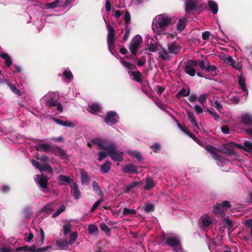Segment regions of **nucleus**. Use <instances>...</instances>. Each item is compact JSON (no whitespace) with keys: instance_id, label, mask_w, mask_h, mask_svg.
<instances>
[{"instance_id":"f257e3e1","label":"nucleus","mask_w":252,"mask_h":252,"mask_svg":"<svg viewBox=\"0 0 252 252\" xmlns=\"http://www.w3.org/2000/svg\"><path fill=\"white\" fill-rule=\"evenodd\" d=\"M171 23V18L164 14H160L154 19L152 28L155 33L159 34L161 32L165 31Z\"/></svg>"},{"instance_id":"f03ea898","label":"nucleus","mask_w":252,"mask_h":252,"mask_svg":"<svg viewBox=\"0 0 252 252\" xmlns=\"http://www.w3.org/2000/svg\"><path fill=\"white\" fill-rule=\"evenodd\" d=\"M195 142L201 147H203L208 153L211 154L213 156V158L215 160L220 161L221 162L223 161V158L218 154L217 148L216 147H214L212 145L205 144L200 141L198 139H197Z\"/></svg>"},{"instance_id":"7ed1b4c3","label":"nucleus","mask_w":252,"mask_h":252,"mask_svg":"<svg viewBox=\"0 0 252 252\" xmlns=\"http://www.w3.org/2000/svg\"><path fill=\"white\" fill-rule=\"evenodd\" d=\"M106 151L108 153V155L114 161L120 162L123 160V153L117 151L116 145L114 143H110L109 146Z\"/></svg>"},{"instance_id":"20e7f679","label":"nucleus","mask_w":252,"mask_h":252,"mask_svg":"<svg viewBox=\"0 0 252 252\" xmlns=\"http://www.w3.org/2000/svg\"><path fill=\"white\" fill-rule=\"evenodd\" d=\"M34 180L43 192L46 193L49 191L48 188V179L44 174L36 175Z\"/></svg>"},{"instance_id":"39448f33","label":"nucleus","mask_w":252,"mask_h":252,"mask_svg":"<svg viewBox=\"0 0 252 252\" xmlns=\"http://www.w3.org/2000/svg\"><path fill=\"white\" fill-rule=\"evenodd\" d=\"M165 243L172 247L176 252H182V245L180 239L177 237L169 236L166 240Z\"/></svg>"},{"instance_id":"423d86ee","label":"nucleus","mask_w":252,"mask_h":252,"mask_svg":"<svg viewBox=\"0 0 252 252\" xmlns=\"http://www.w3.org/2000/svg\"><path fill=\"white\" fill-rule=\"evenodd\" d=\"M107 29L108 34L107 36V41L109 49H113L115 46V30L113 27L110 25H107Z\"/></svg>"},{"instance_id":"0eeeda50","label":"nucleus","mask_w":252,"mask_h":252,"mask_svg":"<svg viewBox=\"0 0 252 252\" xmlns=\"http://www.w3.org/2000/svg\"><path fill=\"white\" fill-rule=\"evenodd\" d=\"M142 42V38L139 35L135 36L129 45V50L133 56H136L138 47Z\"/></svg>"},{"instance_id":"6e6552de","label":"nucleus","mask_w":252,"mask_h":252,"mask_svg":"<svg viewBox=\"0 0 252 252\" xmlns=\"http://www.w3.org/2000/svg\"><path fill=\"white\" fill-rule=\"evenodd\" d=\"M119 120V117L116 112L111 111L106 114L104 122L108 125H113L116 124Z\"/></svg>"},{"instance_id":"1a4fd4ad","label":"nucleus","mask_w":252,"mask_h":252,"mask_svg":"<svg viewBox=\"0 0 252 252\" xmlns=\"http://www.w3.org/2000/svg\"><path fill=\"white\" fill-rule=\"evenodd\" d=\"M196 66L195 62H193L192 60H189L186 63L185 71L190 76H194L196 74V70L194 68Z\"/></svg>"},{"instance_id":"9d476101","label":"nucleus","mask_w":252,"mask_h":252,"mask_svg":"<svg viewBox=\"0 0 252 252\" xmlns=\"http://www.w3.org/2000/svg\"><path fill=\"white\" fill-rule=\"evenodd\" d=\"M198 8V1L197 0H189L186 3L185 12L187 14H189L197 10Z\"/></svg>"},{"instance_id":"9b49d317","label":"nucleus","mask_w":252,"mask_h":252,"mask_svg":"<svg viewBox=\"0 0 252 252\" xmlns=\"http://www.w3.org/2000/svg\"><path fill=\"white\" fill-rule=\"evenodd\" d=\"M241 123L248 126H252V114L244 113L241 115Z\"/></svg>"},{"instance_id":"f8f14e48","label":"nucleus","mask_w":252,"mask_h":252,"mask_svg":"<svg viewBox=\"0 0 252 252\" xmlns=\"http://www.w3.org/2000/svg\"><path fill=\"white\" fill-rule=\"evenodd\" d=\"M123 171L124 173L133 174L137 173V167L133 164H126L123 168Z\"/></svg>"},{"instance_id":"ddd939ff","label":"nucleus","mask_w":252,"mask_h":252,"mask_svg":"<svg viewBox=\"0 0 252 252\" xmlns=\"http://www.w3.org/2000/svg\"><path fill=\"white\" fill-rule=\"evenodd\" d=\"M52 148L50 144L47 143H40L36 146V149L37 151L43 152L49 151L52 152Z\"/></svg>"},{"instance_id":"4468645a","label":"nucleus","mask_w":252,"mask_h":252,"mask_svg":"<svg viewBox=\"0 0 252 252\" xmlns=\"http://www.w3.org/2000/svg\"><path fill=\"white\" fill-rule=\"evenodd\" d=\"M128 73L130 76H133L132 79L136 82L141 83L143 82L142 76L141 72L139 71H128Z\"/></svg>"},{"instance_id":"2eb2a0df","label":"nucleus","mask_w":252,"mask_h":252,"mask_svg":"<svg viewBox=\"0 0 252 252\" xmlns=\"http://www.w3.org/2000/svg\"><path fill=\"white\" fill-rule=\"evenodd\" d=\"M71 193L73 195L75 199H78L81 196V192L78 189V185L76 183L72 184L71 189Z\"/></svg>"},{"instance_id":"dca6fc26","label":"nucleus","mask_w":252,"mask_h":252,"mask_svg":"<svg viewBox=\"0 0 252 252\" xmlns=\"http://www.w3.org/2000/svg\"><path fill=\"white\" fill-rule=\"evenodd\" d=\"M52 153L59 156L62 158H64L66 157V154L65 151L59 147H53L52 149Z\"/></svg>"},{"instance_id":"f3484780","label":"nucleus","mask_w":252,"mask_h":252,"mask_svg":"<svg viewBox=\"0 0 252 252\" xmlns=\"http://www.w3.org/2000/svg\"><path fill=\"white\" fill-rule=\"evenodd\" d=\"M167 47L169 53L173 54H177L181 49V48L174 43L168 44Z\"/></svg>"},{"instance_id":"a211bd4d","label":"nucleus","mask_w":252,"mask_h":252,"mask_svg":"<svg viewBox=\"0 0 252 252\" xmlns=\"http://www.w3.org/2000/svg\"><path fill=\"white\" fill-rule=\"evenodd\" d=\"M92 142L94 144L98 145L100 149L104 150L105 151L106 150L107 148H108V147H109V143H105L102 140L97 138L93 139L92 140Z\"/></svg>"},{"instance_id":"6ab92c4d","label":"nucleus","mask_w":252,"mask_h":252,"mask_svg":"<svg viewBox=\"0 0 252 252\" xmlns=\"http://www.w3.org/2000/svg\"><path fill=\"white\" fill-rule=\"evenodd\" d=\"M224 62L232 66L234 68L239 69V63L233 59L232 57L229 56L225 58Z\"/></svg>"},{"instance_id":"aec40b11","label":"nucleus","mask_w":252,"mask_h":252,"mask_svg":"<svg viewBox=\"0 0 252 252\" xmlns=\"http://www.w3.org/2000/svg\"><path fill=\"white\" fill-rule=\"evenodd\" d=\"M80 174L82 183L83 184H88L90 181V178L88 176V173L81 169H80Z\"/></svg>"},{"instance_id":"412c9836","label":"nucleus","mask_w":252,"mask_h":252,"mask_svg":"<svg viewBox=\"0 0 252 252\" xmlns=\"http://www.w3.org/2000/svg\"><path fill=\"white\" fill-rule=\"evenodd\" d=\"M100 107L97 103H93L91 105H89L88 110L92 114H95L100 111Z\"/></svg>"},{"instance_id":"4be33fe9","label":"nucleus","mask_w":252,"mask_h":252,"mask_svg":"<svg viewBox=\"0 0 252 252\" xmlns=\"http://www.w3.org/2000/svg\"><path fill=\"white\" fill-rule=\"evenodd\" d=\"M111 167V162L108 160L105 163L101 165L100 171L102 173H107L110 170Z\"/></svg>"},{"instance_id":"5701e85b","label":"nucleus","mask_w":252,"mask_h":252,"mask_svg":"<svg viewBox=\"0 0 252 252\" xmlns=\"http://www.w3.org/2000/svg\"><path fill=\"white\" fill-rule=\"evenodd\" d=\"M146 182V186L144 187L146 190L152 189L156 185L154 180L151 177H147Z\"/></svg>"},{"instance_id":"b1692460","label":"nucleus","mask_w":252,"mask_h":252,"mask_svg":"<svg viewBox=\"0 0 252 252\" xmlns=\"http://www.w3.org/2000/svg\"><path fill=\"white\" fill-rule=\"evenodd\" d=\"M238 83L242 90L246 93V95L248 94V91L246 87L245 79L241 75L238 76Z\"/></svg>"},{"instance_id":"393cba45","label":"nucleus","mask_w":252,"mask_h":252,"mask_svg":"<svg viewBox=\"0 0 252 252\" xmlns=\"http://www.w3.org/2000/svg\"><path fill=\"white\" fill-rule=\"evenodd\" d=\"M208 5L214 14H216L218 13V5L216 2L213 0H209L208 1Z\"/></svg>"},{"instance_id":"a878e982","label":"nucleus","mask_w":252,"mask_h":252,"mask_svg":"<svg viewBox=\"0 0 252 252\" xmlns=\"http://www.w3.org/2000/svg\"><path fill=\"white\" fill-rule=\"evenodd\" d=\"M0 57L5 60L4 62L7 66H10L12 63L11 57L6 53H2L0 54Z\"/></svg>"},{"instance_id":"bb28decb","label":"nucleus","mask_w":252,"mask_h":252,"mask_svg":"<svg viewBox=\"0 0 252 252\" xmlns=\"http://www.w3.org/2000/svg\"><path fill=\"white\" fill-rule=\"evenodd\" d=\"M187 24V20L186 19H180L177 24V29L180 32H182L186 27Z\"/></svg>"},{"instance_id":"cd10ccee","label":"nucleus","mask_w":252,"mask_h":252,"mask_svg":"<svg viewBox=\"0 0 252 252\" xmlns=\"http://www.w3.org/2000/svg\"><path fill=\"white\" fill-rule=\"evenodd\" d=\"M53 94H51L49 95L50 99L46 101V105L48 107L56 106L58 104V101L52 98Z\"/></svg>"},{"instance_id":"c85d7f7f","label":"nucleus","mask_w":252,"mask_h":252,"mask_svg":"<svg viewBox=\"0 0 252 252\" xmlns=\"http://www.w3.org/2000/svg\"><path fill=\"white\" fill-rule=\"evenodd\" d=\"M187 115H188V119L189 120L192 124H194L195 125V126L198 128L199 129V126L197 124L196 120H195V117H194V114H193V113L192 112H190L189 111H188L187 112Z\"/></svg>"},{"instance_id":"c756f323","label":"nucleus","mask_w":252,"mask_h":252,"mask_svg":"<svg viewBox=\"0 0 252 252\" xmlns=\"http://www.w3.org/2000/svg\"><path fill=\"white\" fill-rule=\"evenodd\" d=\"M121 63L123 65L128 69L134 70L137 69V67L134 64H132L128 61L123 60L121 61Z\"/></svg>"},{"instance_id":"7c9ffc66","label":"nucleus","mask_w":252,"mask_h":252,"mask_svg":"<svg viewBox=\"0 0 252 252\" xmlns=\"http://www.w3.org/2000/svg\"><path fill=\"white\" fill-rule=\"evenodd\" d=\"M62 3L61 0H56L52 2L48 3L46 6L48 8L54 9L58 7L61 6V4Z\"/></svg>"},{"instance_id":"2f4dec72","label":"nucleus","mask_w":252,"mask_h":252,"mask_svg":"<svg viewBox=\"0 0 252 252\" xmlns=\"http://www.w3.org/2000/svg\"><path fill=\"white\" fill-rule=\"evenodd\" d=\"M141 183V181H134L132 182L131 184H129L127 186L126 188L124 190V192L125 193H128L129 192L131 189H132L134 187H136L137 185L140 184Z\"/></svg>"},{"instance_id":"473e14b6","label":"nucleus","mask_w":252,"mask_h":252,"mask_svg":"<svg viewBox=\"0 0 252 252\" xmlns=\"http://www.w3.org/2000/svg\"><path fill=\"white\" fill-rule=\"evenodd\" d=\"M224 211L220 203H217L213 208V212L216 214H221Z\"/></svg>"},{"instance_id":"72a5a7b5","label":"nucleus","mask_w":252,"mask_h":252,"mask_svg":"<svg viewBox=\"0 0 252 252\" xmlns=\"http://www.w3.org/2000/svg\"><path fill=\"white\" fill-rule=\"evenodd\" d=\"M92 186L94 189L95 191V192L99 195H101L103 197V194L102 191L100 188L98 183L96 181H94L92 183Z\"/></svg>"},{"instance_id":"f704fd0d","label":"nucleus","mask_w":252,"mask_h":252,"mask_svg":"<svg viewBox=\"0 0 252 252\" xmlns=\"http://www.w3.org/2000/svg\"><path fill=\"white\" fill-rule=\"evenodd\" d=\"M190 94V90L189 89L187 92L185 88H182L176 95V97L177 98H179L181 96H189Z\"/></svg>"},{"instance_id":"c9c22d12","label":"nucleus","mask_w":252,"mask_h":252,"mask_svg":"<svg viewBox=\"0 0 252 252\" xmlns=\"http://www.w3.org/2000/svg\"><path fill=\"white\" fill-rule=\"evenodd\" d=\"M53 119H54V121L57 124H58L60 125H61L63 126H73L72 124L71 123H69V122L64 121L60 120L59 119H57V118H54Z\"/></svg>"},{"instance_id":"e433bc0d","label":"nucleus","mask_w":252,"mask_h":252,"mask_svg":"<svg viewBox=\"0 0 252 252\" xmlns=\"http://www.w3.org/2000/svg\"><path fill=\"white\" fill-rule=\"evenodd\" d=\"M40 171H47L50 174L53 173L52 168L51 167L49 163H45L44 165H42Z\"/></svg>"},{"instance_id":"4c0bfd02","label":"nucleus","mask_w":252,"mask_h":252,"mask_svg":"<svg viewBox=\"0 0 252 252\" xmlns=\"http://www.w3.org/2000/svg\"><path fill=\"white\" fill-rule=\"evenodd\" d=\"M130 154L132 157H135L137 159L140 161L143 159L142 154L139 152L136 151H132L130 153Z\"/></svg>"},{"instance_id":"58836bf2","label":"nucleus","mask_w":252,"mask_h":252,"mask_svg":"<svg viewBox=\"0 0 252 252\" xmlns=\"http://www.w3.org/2000/svg\"><path fill=\"white\" fill-rule=\"evenodd\" d=\"M155 210V206L153 204L145 202L144 211L146 213L153 212Z\"/></svg>"},{"instance_id":"ea45409f","label":"nucleus","mask_w":252,"mask_h":252,"mask_svg":"<svg viewBox=\"0 0 252 252\" xmlns=\"http://www.w3.org/2000/svg\"><path fill=\"white\" fill-rule=\"evenodd\" d=\"M150 147L155 153H158L161 150V145L158 142L154 143Z\"/></svg>"},{"instance_id":"a19ab883","label":"nucleus","mask_w":252,"mask_h":252,"mask_svg":"<svg viewBox=\"0 0 252 252\" xmlns=\"http://www.w3.org/2000/svg\"><path fill=\"white\" fill-rule=\"evenodd\" d=\"M244 144V151L250 153L252 150V143L249 141H245Z\"/></svg>"},{"instance_id":"79ce46f5","label":"nucleus","mask_w":252,"mask_h":252,"mask_svg":"<svg viewBox=\"0 0 252 252\" xmlns=\"http://www.w3.org/2000/svg\"><path fill=\"white\" fill-rule=\"evenodd\" d=\"M88 232L89 234H94L98 231V228L96 225L94 224H90L89 225L88 228Z\"/></svg>"},{"instance_id":"37998d69","label":"nucleus","mask_w":252,"mask_h":252,"mask_svg":"<svg viewBox=\"0 0 252 252\" xmlns=\"http://www.w3.org/2000/svg\"><path fill=\"white\" fill-rule=\"evenodd\" d=\"M58 179L59 181L62 182H65L67 184H70L71 183V179L69 177L63 175H60L58 177Z\"/></svg>"},{"instance_id":"c03bdc74","label":"nucleus","mask_w":252,"mask_h":252,"mask_svg":"<svg viewBox=\"0 0 252 252\" xmlns=\"http://www.w3.org/2000/svg\"><path fill=\"white\" fill-rule=\"evenodd\" d=\"M193 62H195L196 66L198 65L202 70H206L207 66L205 65V62L203 60H193Z\"/></svg>"},{"instance_id":"a18cd8bd","label":"nucleus","mask_w":252,"mask_h":252,"mask_svg":"<svg viewBox=\"0 0 252 252\" xmlns=\"http://www.w3.org/2000/svg\"><path fill=\"white\" fill-rule=\"evenodd\" d=\"M123 214L125 216L134 215L136 214V211L133 209H128L126 208H125L123 210Z\"/></svg>"},{"instance_id":"49530a36","label":"nucleus","mask_w":252,"mask_h":252,"mask_svg":"<svg viewBox=\"0 0 252 252\" xmlns=\"http://www.w3.org/2000/svg\"><path fill=\"white\" fill-rule=\"evenodd\" d=\"M130 22V15L128 11H126L125 15V26L127 28L128 25Z\"/></svg>"},{"instance_id":"de8ad7c7","label":"nucleus","mask_w":252,"mask_h":252,"mask_svg":"<svg viewBox=\"0 0 252 252\" xmlns=\"http://www.w3.org/2000/svg\"><path fill=\"white\" fill-rule=\"evenodd\" d=\"M65 207L64 205H61L59 208L56 211V212L53 215V218H56L61 213L64 211Z\"/></svg>"},{"instance_id":"09e8293b","label":"nucleus","mask_w":252,"mask_h":252,"mask_svg":"<svg viewBox=\"0 0 252 252\" xmlns=\"http://www.w3.org/2000/svg\"><path fill=\"white\" fill-rule=\"evenodd\" d=\"M100 229L102 231H104L106 235H108L110 234V229L105 223L103 222L101 224Z\"/></svg>"},{"instance_id":"8fccbe9b","label":"nucleus","mask_w":252,"mask_h":252,"mask_svg":"<svg viewBox=\"0 0 252 252\" xmlns=\"http://www.w3.org/2000/svg\"><path fill=\"white\" fill-rule=\"evenodd\" d=\"M8 86L10 89V90L15 94H18L19 95H21V93L20 90L14 85L8 83Z\"/></svg>"},{"instance_id":"3c124183","label":"nucleus","mask_w":252,"mask_h":252,"mask_svg":"<svg viewBox=\"0 0 252 252\" xmlns=\"http://www.w3.org/2000/svg\"><path fill=\"white\" fill-rule=\"evenodd\" d=\"M63 75L69 80H71L73 78L72 73L69 70H64L63 71Z\"/></svg>"},{"instance_id":"603ef678","label":"nucleus","mask_w":252,"mask_h":252,"mask_svg":"<svg viewBox=\"0 0 252 252\" xmlns=\"http://www.w3.org/2000/svg\"><path fill=\"white\" fill-rule=\"evenodd\" d=\"M225 151L223 152V153L229 156H235L237 155L236 152L231 148H225Z\"/></svg>"},{"instance_id":"864d4df0","label":"nucleus","mask_w":252,"mask_h":252,"mask_svg":"<svg viewBox=\"0 0 252 252\" xmlns=\"http://www.w3.org/2000/svg\"><path fill=\"white\" fill-rule=\"evenodd\" d=\"M78 237V234L77 232H73L70 235L69 237V244H72L74 243Z\"/></svg>"},{"instance_id":"5fc2aeb1","label":"nucleus","mask_w":252,"mask_h":252,"mask_svg":"<svg viewBox=\"0 0 252 252\" xmlns=\"http://www.w3.org/2000/svg\"><path fill=\"white\" fill-rule=\"evenodd\" d=\"M246 227L251 229L250 236H252V220H247L245 221Z\"/></svg>"},{"instance_id":"6e6d98bb","label":"nucleus","mask_w":252,"mask_h":252,"mask_svg":"<svg viewBox=\"0 0 252 252\" xmlns=\"http://www.w3.org/2000/svg\"><path fill=\"white\" fill-rule=\"evenodd\" d=\"M71 231V224L67 223L63 225V233L67 234Z\"/></svg>"},{"instance_id":"4d7b16f0","label":"nucleus","mask_w":252,"mask_h":252,"mask_svg":"<svg viewBox=\"0 0 252 252\" xmlns=\"http://www.w3.org/2000/svg\"><path fill=\"white\" fill-rule=\"evenodd\" d=\"M202 223L203 226L207 227L211 223V221L208 217H204L202 219Z\"/></svg>"},{"instance_id":"13d9d810","label":"nucleus","mask_w":252,"mask_h":252,"mask_svg":"<svg viewBox=\"0 0 252 252\" xmlns=\"http://www.w3.org/2000/svg\"><path fill=\"white\" fill-rule=\"evenodd\" d=\"M207 96L208 94H203L200 95L198 98V101L202 104L206 102Z\"/></svg>"},{"instance_id":"bf43d9fd","label":"nucleus","mask_w":252,"mask_h":252,"mask_svg":"<svg viewBox=\"0 0 252 252\" xmlns=\"http://www.w3.org/2000/svg\"><path fill=\"white\" fill-rule=\"evenodd\" d=\"M220 204L224 210H225L231 207V205L228 201H224Z\"/></svg>"},{"instance_id":"052dcab7","label":"nucleus","mask_w":252,"mask_h":252,"mask_svg":"<svg viewBox=\"0 0 252 252\" xmlns=\"http://www.w3.org/2000/svg\"><path fill=\"white\" fill-rule=\"evenodd\" d=\"M101 201H102V199H99V200H98L96 202H95L94 203V204L93 205V206L91 209V211L92 212H94L97 209V208L99 206Z\"/></svg>"},{"instance_id":"680f3d73","label":"nucleus","mask_w":252,"mask_h":252,"mask_svg":"<svg viewBox=\"0 0 252 252\" xmlns=\"http://www.w3.org/2000/svg\"><path fill=\"white\" fill-rule=\"evenodd\" d=\"M29 247L28 246H24L23 247H19L16 249L15 251L16 252H19L20 251H23L24 252L29 251Z\"/></svg>"},{"instance_id":"e2e57ef3","label":"nucleus","mask_w":252,"mask_h":252,"mask_svg":"<svg viewBox=\"0 0 252 252\" xmlns=\"http://www.w3.org/2000/svg\"><path fill=\"white\" fill-rule=\"evenodd\" d=\"M31 163H32L33 166H34L37 169H38L40 170L42 165L39 163V162H38V161H37L36 160L32 159V160H31Z\"/></svg>"},{"instance_id":"0e129e2a","label":"nucleus","mask_w":252,"mask_h":252,"mask_svg":"<svg viewBox=\"0 0 252 252\" xmlns=\"http://www.w3.org/2000/svg\"><path fill=\"white\" fill-rule=\"evenodd\" d=\"M99 157L98 158V160L99 161H101L104 158H106L108 155V153H106L104 152H99L98 153Z\"/></svg>"},{"instance_id":"69168bd1","label":"nucleus","mask_w":252,"mask_h":252,"mask_svg":"<svg viewBox=\"0 0 252 252\" xmlns=\"http://www.w3.org/2000/svg\"><path fill=\"white\" fill-rule=\"evenodd\" d=\"M213 105L219 111H221L223 109L222 105L218 101H215L213 103Z\"/></svg>"},{"instance_id":"338daca9","label":"nucleus","mask_w":252,"mask_h":252,"mask_svg":"<svg viewBox=\"0 0 252 252\" xmlns=\"http://www.w3.org/2000/svg\"><path fill=\"white\" fill-rule=\"evenodd\" d=\"M217 69V66L215 65H211L209 64V65L207 66L206 70L207 72H214Z\"/></svg>"},{"instance_id":"774afa93","label":"nucleus","mask_w":252,"mask_h":252,"mask_svg":"<svg viewBox=\"0 0 252 252\" xmlns=\"http://www.w3.org/2000/svg\"><path fill=\"white\" fill-rule=\"evenodd\" d=\"M177 124L178 126V127L184 132L186 133L187 131H188L189 130L188 128L186 127H184L178 121L176 120Z\"/></svg>"}]
</instances>
